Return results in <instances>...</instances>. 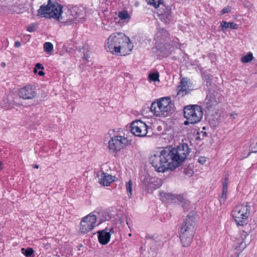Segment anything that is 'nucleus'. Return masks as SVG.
I'll list each match as a JSON object with an SVG mask.
<instances>
[{"instance_id":"nucleus-30","label":"nucleus","mask_w":257,"mask_h":257,"mask_svg":"<svg viewBox=\"0 0 257 257\" xmlns=\"http://www.w3.org/2000/svg\"><path fill=\"white\" fill-rule=\"evenodd\" d=\"M202 79L203 82L206 83L207 88L210 90V87L212 83L213 75L211 74L204 73L202 74Z\"/></svg>"},{"instance_id":"nucleus-20","label":"nucleus","mask_w":257,"mask_h":257,"mask_svg":"<svg viewBox=\"0 0 257 257\" xmlns=\"http://www.w3.org/2000/svg\"><path fill=\"white\" fill-rule=\"evenodd\" d=\"M107 230H108V228L106 227L104 229L100 230L96 232L98 241L101 245H106L110 241V235L107 232Z\"/></svg>"},{"instance_id":"nucleus-3","label":"nucleus","mask_w":257,"mask_h":257,"mask_svg":"<svg viewBox=\"0 0 257 257\" xmlns=\"http://www.w3.org/2000/svg\"><path fill=\"white\" fill-rule=\"evenodd\" d=\"M172 165L175 169L180 166L187 158L190 152L191 149L187 144L183 143L179 144L176 147L168 146L166 147Z\"/></svg>"},{"instance_id":"nucleus-41","label":"nucleus","mask_w":257,"mask_h":257,"mask_svg":"<svg viewBox=\"0 0 257 257\" xmlns=\"http://www.w3.org/2000/svg\"><path fill=\"white\" fill-rule=\"evenodd\" d=\"M231 11V7L229 6H227L224 8L220 12V15H222L225 13H228Z\"/></svg>"},{"instance_id":"nucleus-34","label":"nucleus","mask_w":257,"mask_h":257,"mask_svg":"<svg viewBox=\"0 0 257 257\" xmlns=\"http://www.w3.org/2000/svg\"><path fill=\"white\" fill-rule=\"evenodd\" d=\"M43 48L45 52L48 54H51L53 50V45L51 42H45L44 44Z\"/></svg>"},{"instance_id":"nucleus-24","label":"nucleus","mask_w":257,"mask_h":257,"mask_svg":"<svg viewBox=\"0 0 257 257\" xmlns=\"http://www.w3.org/2000/svg\"><path fill=\"white\" fill-rule=\"evenodd\" d=\"M240 238L237 239V244L236 248H239V249H243L245 246L246 244L245 243V239L246 238V236L248 235L247 232L242 230L240 232Z\"/></svg>"},{"instance_id":"nucleus-35","label":"nucleus","mask_w":257,"mask_h":257,"mask_svg":"<svg viewBox=\"0 0 257 257\" xmlns=\"http://www.w3.org/2000/svg\"><path fill=\"white\" fill-rule=\"evenodd\" d=\"M148 78L153 82L159 81V73L158 71L151 72L149 74Z\"/></svg>"},{"instance_id":"nucleus-22","label":"nucleus","mask_w":257,"mask_h":257,"mask_svg":"<svg viewBox=\"0 0 257 257\" xmlns=\"http://www.w3.org/2000/svg\"><path fill=\"white\" fill-rule=\"evenodd\" d=\"M228 176L225 177L222 182V189L221 196L220 197L219 202L220 204H224L227 198V193L228 191Z\"/></svg>"},{"instance_id":"nucleus-46","label":"nucleus","mask_w":257,"mask_h":257,"mask_svg":"<svg viewBox=\"0 0 257 257\" xmlns=\"http://www.w3.org/2000/svg\"><path fill=\"white\" fill-rule=\"evenodd\" d=\"M197 122H192V120H190V119H187L186 120H185L184 122V124L185 125H188L189 123H191V124H195Z\"/></svg>"},{"instance_id":"nucleus-53","label":"nucleus","mask_w":257,"mask_h":257,"mask_svg":"<svg viewBox=\"0 0 257 257\" xmlns=\"http://www.w3.org/2000/svg\"><path fill=\"white\" fill-rule=\"evenodd\" d=\"M83 246V244L80 243L77 246V250H81V247H82Z\"/></svg>"},{"instance_id":"nucleus-43","label":"nucleus","mask_w":257,"mask_h":257,"mask_svg":"<svg viewBox=\"0 0 257 257\" xmlns=\"http://www.w3.org/2000/svg\"><path fill=\"white\" fill-rule=\"evenodd\" d=\"M180 85L179 86H183L184 85V88H186V86L187 85L188 83V80L186 78H182L180 81Z\"/></svg>"},{"instance_id":"nucleus-17","label":"nucleus","mask_w":257,"mask_h":257,"mask_svg":"<svg viewBox=\"0 0 257 257\" xmlns=\"http://www.w3.org/2000/svg\"><path fill=\"white\" fill-rule=\"evenodd\" d=\"M174 104H170V105L157 107V110L152 111L154 115L158 117H166L171 115L174 112Z\"/></svg>"},{"instance_id":"nucleus-32","label":"nucleus","mask_w":257,"mask_h":257,"mask_svg":"<svg viewBox=\"0 0 257 257\" xmlns=\"http://www.w3.org/2000/svg\"><path fill=\"white\" fill-rule=\"evenodd\" d=\"M252 153H257V138L251 140V143L250 145L249 152L246 157H248Z\"/></svg>"},{"instance_id":"nucleus-51","label":"nucleus","mask_w":257,"mask_h":257,"mask_svg":"<svg viewBox=\"0 0 257 257\" xmlns=\"http://www.w3.org/2000/svg\"><path fill=\"white\" fill-rule=\"evenodd\" d=\"M107 232H108L110 235H111V233H113L114 232L113 228H111L110 229H108V230H107Z\"/></svg>"},{"instance_id":"nucleus-50","label":"nucleus","mask_w":257,"mask_h":257,"mask_svg":"<svg viewBox=\"0 0 257 257\" xmlns=\"http://www.w3.org/2000/svg\"><path fill=\"white\" fill-rule=\"evenodd\" d=\"M38 74L40 76H43L45 75V73L43 71L40 70L38 72Z\"/></svg>"},{"instance_id":"nucleus-48","label":"nucleus","mask_w":257,"mask_h":257,"mask_svg":"<svg viewBox=\"0 0 257 257\" xmlns=\"http://www.w3.org/2000/svg\"><path fill=\"white\" fill-rule=\"evenodd\" d=\"M200 135V132H197V136L195 138V140H197V141H201L202 139V138H201Z\"/></svg>"},{"instance_id":"nucleus-27","label":"nucleus","mask_w":257,"mask_h":257,"mask_svg":"<svg viewBox=\"0 0 257 257\" xmlns=\"http://www.w3.org/2000/svg\"><path fill=\"white\" fill-rule=\"evenodd\" d=\"M98 216L97 217V219L98 218L99 221L97 223H96L97 226L100 224L101 223L104 222L105 221L109 220L111 218L110 216L108 214V212L105 211H101L98 212Z\"/></svg>"},{"instance_id":"nucleus-10","label":"nucleus","mask_w":257,"mask_h":257,"mask_svg":"<svg viewBox=\"0 0 257 257\" xmlns=\"http://www.w3.org/2000/svg\"><path fill=\"white\" fill-rule=\"evenodd\" d=\"M223 99V96L218 92L208 90L204 100V104L208 110L212 109Z\"/></svg>"},{"instance_id":"nucleus-60","label":"nucleus","mask_w":257,"mask_h":257,"mask_svg":"<svg viewBox=\"0 0 257 257\" xmlns=\"http://www.w3.org/2000/svg\"><path fill=\"white\" fill-rule=\"evenodd\" d=\"M2 165V163L0 161V169L2 170L3 168L1 167V166Z\"/></svg>"},{"instance_id":"nucleus-25","label":"nucleus","mask_w":257,"mask_h":257,"mask_svg":"<svg viewBox=\"0 0 257 257\" xmlns=\"http://www.w3.org/2000/svg\"><path fill=\"white\" fill-rule=\"evenodd\" d=\"M177 200L181 204L184 211H188L190 208V202L187 199L185 198L182 195H178Z\"/></svg>"},{"instance_id":"nucleus-12","label":"nucleus","mask_w":257,"mask_h":257,"mask_svg":"<svg viewBox=\"0 0 257 257\" xmlns=\"http://www.w3.org/2000/svg\"><path fill=\"white\" fill-rule=\"evenodd\" d=\"M128 140L122 136H114L108 142V148L113 153L119 151L127 145Z\"/></svg>"},{"instance_id":"nucleus-6","label":"nucleus","mask_w":257,"mask_h":257,"mask_svg":"<svg viewBox=\"0 0 257 257\" xmlns=\"http://www.w3.org/2000/svg\"><path fill=\"white\" fill-rule=\"evenodd\" d=\"M184 116L192 122H199L203 115L202 107L198 105H189L184 107Z\"/></svg>"},{"instance_id":"nucleus-36","label":"nucleus","mask_w":257,"mask_h":257,"mask_svg":"<svg viewBox=\"0 0 257 257\" xmlns=\"http://www.w3.org/2000/svg\"><path fill=\"white\" fill-rule=\"evenodd\" d=\"M253 59V56L251 52H248L246 55L242 56L241 61L242 63H248Z\"/></svg>"},{"instance_id":"nucleus-52","label":"nucleus","mask_w":257,"mask_h":257,"mask_svg":"<svg viewBox=\"0 0 257 257\" xmlns=\"http://www.w3.org/2000/svg\"><path fill=\"white\" fill-rule=\"evenodd\" d=\"M200 133V134H202L203 138H204V137H206L207 136V133L206 132L201 131Z\"/></svg>"},{"instance_id":"nucleus-4","label":"nucleus","mask_w":257,"mask_h":257,"mask_svg":"<svg viewBox=\"0 0 257 257\" xmlns=\"http://www.w3.org/2000/svg\"><path fill=\"white\" fill-rule=\"evenodd\" d=\"M63 6L56 2H52L48 0L47 4L41 5L37 11L38 15H43L46 18H54L57 21L62 19Z\"/></svg>"},{"instance_id":"nucleus-2","label":"nucleus","mask_w":257,"mask_h":257,"mask_svg":"<svg viewBox=\"0 0 257 257\" xmlns=\"http://www.w3.org/2000/svg\"><path fill=\"white\" fill-rule=\"evenodd\" d=\"M149 161L158 172H165L169 170L172 171L175 169V167L171 163L166 147L161 151L151 155Z\"/></svg>"},{"instance_id":"nucleus-31","label":"nucleus","mask_w":257,"mask_h":257,"mask_svg":"<svg viewBox=\"0 0 257 257\" xmlns=\"http://www.w3.org/2000/svg\"><path fill=\"white\" fill-rule=\"evenodd\" d=\"M22 253L26 257H33L35 255V251L31 247L21 248Z\"/></svg>"},{"instance_id":"nucleus-21","label":"nucleus","mask_w":257,"mask_h":257,"mask_svg":"<svg viewBox=\"0 0 257 257\" xmlns=\"http://www.w3.org/2000/svg\"><path fill=\"white\" fill-rule=\"evenodd\" d=\"M169 37L168 31L163 28H159L155 36V40L158 44L167 43V39Z\"/></svg>"},{"instance_id":"nucleus-15","label":"nucleus","mask_w":257,"mask_h":257,"mask_svg":"<svg viewBox=\"0 0 257 257\" xmlns=\"http://www.w3.org/2000/svg\"><path fill=\"white\" fill-rule=\"evenodd\" d=\"M19 96L23 99H32L37 95L35 87L32 85H27L20 88L19 91Z\"/></svg>"},{"instance_id":"nucleus-44","label":"nucleus","mask_w":257,"mask_h":257,"mask_svg":"<svg viewBox=\"0 0 257 257\" xmlns=\"http://www.w3.org/2000/svg\"><path fill=\"white\" fill-rule=\"evenodd\" d=\"M206 157L201 156L199 158L198 162L201 165H203L205 163L206 161Z\"/></svg>"},{"instance_id":"nucleus-45","label":"nucleus","mask_w":257,"mask_h":257,"mask_svg":"<svg viewBox=\"0 0 257 257\" xmlns=\"http://www.w3.org/2000/svg\"><path fill=\"white\" fill-rule=\"evenodd\" d=\"M35 67L38 70H43L44 69V67L40 63H36Z\"/></svg>"},{"instance_id":"nucleus-47","label":"nucleus","mask_w":257,"mask_h":257,"mask_svg":"<svg viewBox=\"0 0 257 257\" xmlns=\"http://www.w3.org/2000/svg\"><path fill=\"white\" fill-rule=\"evenodd\" d=\"M89 57V54L88 53V51H86V52H83V59L84 60H87L88 59V58Z\"/></svg>"},{"instance_id":"nucleus-23","label":"nucleus","mask_w":257,"mask_h":257,"mask_svg":"<svg viewBox=\"0 0 257 257\" xmlns=\"http://www.w3.org/2000/svg\"><path fill=\"white\" fill-rule=\"evenodd\" d=\"M241 213V205L236 206L235 209L232 211V216L237 226L242 225L241 223L240 217Z\"/></svg>"},{"instance_id":"nucleus-1","label":"nucleus","mask_w":257,"mask_h":257,"mask_svg":"<svg viewBox=\"0 0 257 257\" xmlns=\"http://www.w3.org/2000/svg\"><path fill=\"white\" fill-rule=\"evenodd\" d=\"M105 47H107L108 51L113 54L123 56L128 54L127 52H124L126 48H128V52H130L132 51L133 46L128 37L122 33H117L113 34L108 37Z\"/></svg>"},{"instance_id":"nucleus-40","label":"nucleus","mask_w":257,"mask_h":257,"mask_svg":"<svg viewBox=\"0 0 257 257\" xmlns=\"http://www.w3.org/2000/svg\"><path fill=\"white\" fill-rule=\"evenodd\" d=\"M36 25L34 23L29 25L27 27L26 30L29 32H34L36 30Z\"/></svg>"},{"instance_id":"nucleus-28","label":"nucleus","mask_w":257,"mask_h":257,"mask_svg":"<svg viewBox=\"0 0 257 257\" xmlns=\"http://www.w3.org/2000/svg\"><path fill=\"white\" fill-rule=\"evenodd\" d=\"M220 27H221V31L224 32L227 28H230L233 30H236L238 28L237 25L234 22H227L225 21H222L220 23Z\"/></svg>"},{"instance_id":"nucleus-39","label":"nucleus","mask_w":257,"mask_h":257,"mask_svg":"<svg viewBox=\"0 0 257 257\" xmlns=\"http://www.w3.org/2000/svg\"><path fill=\"white\" fill-rule=\"evenodd\" d=\"M177 41L172 40L170 41V43H169L171 44V46L172 47V48L173 49V52L175 50V48L177 49H180L181 47V44L178 42L179 39L176 38Z\"/></svg>"},{"instance_id":"nucleus-26","label":"nucleus","mask_w":257,"mask_h":257,"mask_svg":"<svg viewBox=\"0 0 257 257\" xmlns=\"http://www.w3.org/2000/svg\"><path fill=\"white\" fill-rule=\"evenodd\" d=\"M102 175L101 176V178L99 179V183L103 186H109L113 181L112 176L107 175L106 173L104 172L102 173Z\"/></svg>"},{"instance_id":"nucleus-5","label":"nucleus","mask_w":257,"mask_h":257,"mask_svg":"<svg viewBox=\"0 0 257 257\" xmlns=\"http://www.w3.org/2000/svg\"><path fill=\"white\" fill-rule=\"evenodd\" d=\"M150 4L155 8H159L161 5V7L158 10L157 14L162 22L169 23L173 21L171 8L169 6L164 5V0H152Z\"/></svg>"},{"instance_id":"nucleus-18","label":"nucleus","mask_w":257,"mask_h":257,"mask_svg":"<svg viewBox=\"0 0 257 257\" xmlns=\"http://www.w3.org/2000/svg\"><path fill=\"white\" fill-rule=\"evenodd\" d=\"M250 206L248 202H244L241 205L240 221L242 226L246 225L247 219L249 215Z\"/></svg>"},{"instance_id":"nucleus-9","label":"nucleus","mask_w":257,"mask_h":257,"mask_svg":"<svg viewBox=\"0 0 257 257\" xmlns=\"http://www.w3.org/2000/svg\"><path fill=\"white\" fill-rule=\"evenodd\" d=\"M96 222V215L92 213L83 217L80 222V232L85 234L92 230L95 226H97Z\"/></svg>"},{"instance_id":"nucleus-19","label":"nucleus","mask_w":257,"mask_h":257,"mask_svg":"<svg viewBox=\"0 0 257 257\" xmlns=\"http://www.w3.org/2000/svg\"><path fill=\"white\" fill-rule=\"evenodd\" d=\"M170 104L173 103H172L169 97H164L161 98L157 101H154L152 103L150 107L151 111L152 112L157 110V107H159L160 108L161 107L170 105Z\"/></svg>"},{"instance_id":"nucleus-59","label":"nucleus","mask_w":257,"mask_h":257,"mask_svg":"<svg viewBox=\"0 0 257 257\" xmlns=\"http://www.w3.org/2000/svg\"><path fill=\"white\" fill-rule=\"evenodd\" d=\"M218 123L217 122H215L214 124H213V126H216L217 125H218Z\"/></svg>"},{"instance_id":"nucleus-57","label":"nucleus","mask_w":257,"mask_h":257,"mask_svg":"<svg viewBox=\"0 0 257 257\" xmlns=\"http://www.w3.org/2000/svg\"><path fill=\"white\" fill-rule=\"evenodd\" d=\"M1 66L3 67H4L6 66V64L5 62H2L1 64Z\"/></svg>"},{"instance_id":"nucleus-33","label":"nucleus","mask_w":257,"mask_h":257,"mask_svg":"<svg viewBox=\"0 0 257 257\" xmlns=\"http://www.w3.org/2000/svg\"><path fill=\"white\" fill-rule=\"evenodd\" d=\"M177 90L178 91L177 95L179 96V98L188 94L190 91V89L187 90L184 88V85L178 86Z\"/></svg>"},{"instance_id":"nucleus-56","label":"nucleus","mask_w":257,"mask_h":257,"mask_svg":"<svg viewBox=\"0 0 257 257\" xmlns=\"http://www.w3.org/2000/svg\"><path fill=\"white\" fill-rule=\"evenodd\" d=\"M234 115H236V113H235V112H232V113H229V115L232 117V116H233Z\"/></svg>"},{"instance_id":"nucleus-42","label":"nucleus","mask_w":257,"mask_h":257,"mask_svg":"<svg viewBox=\"0 0 257 257\" xmlns=\"http://www.w3.org/2000/svg\"><path fill=\"white\" fill-rule=\"evenodd\" d=\"M183 173L188 176H191L193 173V171L191 169L188 170L187 169H184L183 171Z\"/></svg>"},{"instance_id":"nucleus-11","label":"nucleus","mask_w":257,"mask_h":257,"mask_svg":"<svg viewBox=\"0 0 257 257\" xmlns=\"http://www.w3.org/2000/svg\"><path fill=\"white\" fill-rule=\"evenodd\" d=\"M149 126L141 119H136L131 123V131L135 136L147 137Z\"/></svg>"},{"instance_id":"nucleus-61","label":"nucleus","mask_w":257,"mask_h":257,"mask_svg":"<svg viewBox=\"0 0 257 257\" xmlns=\"http://www.w3.org/2000/svg\"><path fill=\"white\" fill-rule=\"evenodd\" d=\"M70 23H71V22H70V23H69V22H67V21L65 22V23H66L67 25L70 24Z\"/></svg>"},{"instance_id":"nucleus-13","label":"nucleus","mask_w":257,"mask_h":257,"mask_svg":"<svg viewBox=\"0 0 257 257\" xmlns=\"http://www.w3.org/2000/svg\"><path fill=\"white\" fill-rule=\"evenodd\" d=\"M128 140L122 136H114L108 142V148L113 153L119 151L127 145Z\"/></svg>"},{"instance_id":"nucleus-55","label":"nucleus","mask_w":257,"mask_h":257,"mask_svg":"<svg viewBox=\"0 0 257 257\" xmlns=\"http://www.w3.org/2000/svg\"><path fill=\"white\" fill-rule=\"evenodd\" d=\"M153 236H151V235H146V238L147 239H152L153 238Z\"/></svg>"},{"instance_id":"nucleus-7","label":"nucleus","mask_w":257,"mask_h":257,"mask_svg":"<svg viewBox=\"0 0 257 257\" xmlns=\"http://www.w3.org/2000/svg\"><path fill=\"white\" fill-rule=\"evenodd\" d=\"M143 189L146 193L159 188L162 184L161 179L157 177H153L149 174L141 176Z\"/></svg>"},{"instance_id":"nucleus-29","label":"nucleus","mask_w":257,"mask_h":257,"mask_svg":"<svg viewBox=\"0 0 257 257\" xmlns=\"http://www.w3.org/2000/svg\"><path fill=\"white\" fill-rule=\"evenodd\" d=\"M160 195L162 197V200L163 201H166L168 200H176L178 198L177 194H173L170 193H166L165 192H161L160 193Z\"/></svg>"},{"instance_id":"nucleus-8","label":"nucleus","mask_w":257,"mask_h":257,"mask_svg":"<svg viewBox=\"0 0 257 257\" xmlns=\"http://www.w3.org/2000/svg\"><path fill=\"white\" fill-rule=\"evenodd\" d=\"M173 52V49L171 44L168 43L158 44L152 48V52L157 59H162L167 58Z\"/></svg>"},{"instance_id":"nucleus-37","label":"nucleus","mask_w":257,"mask_h":257,"mask_svg":"<svg viewBox=\"0 0 257 257\" xmlns=\"http://www.w3.org/2000/svg\"><path fill=\"white\" fill-rule=\"evenodd\" d=\"M126 189L127 193V195L129 197H130L132 195V181L131 180H130L128 182H126Z\"/></svg>"},{"instance_id":"nucleus-49","label":"nucleus","mask_w":257,"mask_h":257,"mask_svg":"<svg viewBox=\"0 0 257 257\" xmlns=\"http://www.w3.org/2000/svg\"><path fill=\"white\" fill-rule=\"evenodd\" d=\"M21 45V44L20 42H19V41H16L15 42L14 46L16 48H18V47H20Z\"/></svg>"},{"instance_id":"nucleus-16","label":"nucleus","mask_w":257,"mask_h":257,"mask_svg":"<svg viewBox=\"0 0 257 257\" xmlns=\"http://www.w3.org/2000/svg\"><path fill=\"white\" fill-rule=\"evenodd\" d=\"M179 238L184 247H187L191 244L194 232L188 231L184 228L180 227L179 229Z\"/></svg>"},{"instance_id":"nucleus-38","label":"nucleus","mask_w":257,"mask_h":257,"mask_svg":"<svg viewBox=\"0 0 257 257\" xmlns=\"http://www.w3.org/2000/svg\"><path fill=\"white\" fill-rule=\"evenodd\" d=\"M118 16L122 20H125L130 18L129 14L126 11H121L119 12Z\"/></svg>"},{"instance_id":"nucleus-58","label":"nucleus","mask_w":257,"mask_h":257,"mask_svg":"<svg viewBox=\"0 0 257 257\" xmlns=\"http://www.w3.org/2000/svg\"><path fill=\"white\" fill-rule=\"evenodd\" d=\"M33 71H34V73H38V69H37L34 67Z\"/></svg>"},{"instance_id":"nucleus-14","label":"nucleus","mask_w":257,"mask_h":257,"mask_svg":"<svg viewBox=\"0 0 257 257\" xmlns=\"http://www.w3.org/2000/svg\"><path fill=\"white\" fill-rule=\"evenodd\" d=\"M196 213L194 211H190L186 218L183 220L180 227L194 232L196 225Z\"/></svg>"},{"instance_id":"nucleus-54","label":"nucleus","mask_w":257,"mask_h":257,"mask_svg":"<svg viewBox=\"0 0 257 257\" xmlns=\"http://www.w3.org/2000/svg\"><path fill=\"white\" fill-rule=\"evenodd\" d=\"M32 166H33V168H35V169H38V168H39V166L37 164H33Z\"/></svg>"}]
</instances>
